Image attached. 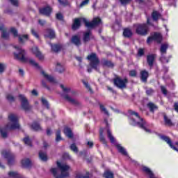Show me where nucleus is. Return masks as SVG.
I'll use <instances>...</instances> for the list:
<instances>
[{
    "mask_svg": "<svg viewBox=\"0 0 178 178\" xmlns=\"http://www.w3.org/2000/svg\"><path fill=\"white\" fill-rule=\"evenodd\" d=\"M58 2L61 3V5H65V3H66V0H58Z\"/></svg>",
    "mask_w": 178,
    "mask_h": 178,
    "instance_id": "nucleus-63",
    "label": "nucleus"
},
{
    "mask_svg": "<svg viewBox=\"0 0 178 178\" xmlns=\"http://www.w3.org/2000/svg\"><path fill=\"white\" fill-rule=\"evenodd\" d=\"M130 123L132 126H138L147 133H149V129H147V123L138 115V113L134 111H129Z\"/></svg>",
    "mask_w": 178,
    "mask_h": 178,
    "instance_id": "nucleus-3",
    "label": "nucleus"
},
{
    "mask_svg": "<svg viewBox=\"0 0 178 178\" xmlns=\"http://www.w3.org/2000/svg\"><path fill=\"white\" fill-rule=\"evenodd\" d=\"M87 58L88 60H90V66L92 67V69L98 70V66H99V60H98V57H97V54L92 53L89 55Z\"/></svg>",
    "mask_w": 178,
    "mask_h": 178,
    "instance_id": "nucleus-8",
    "label": "nucleus"
},
{
    "mask_svg": "<svg viewBox=\"0 0 178 178\" xmlns=\"http://www.w3.org/2000/svg\"><path fill=\"white\" fill-rule=\"evenodd\" d=\"M161 88L163 94H164V95H166V94H168V90H166V88H165L164 86H161Z\"/></svg>",
    "mask_w": 178,
    "mask_h": 178,
    "instance_id": "nucleus-53",
    "label": "nucleus"
},
{
    "mask_svg": "<svg viewBox=\"0 0 178 178\" xmlns=\"http://www.w3.org/2000/svg\"><path fill=\"white\" fill-rule=\"evenodd\" d=\"M138 56H143L144 55V49H140L138 51Z\"/></svg>",
    "mask_w": 178,
    "mask_h": 178,
    "instance_id": "nucleus-55",
    "label": "nucleus"
},
{
    "mask_svg": "<svg viewBox=\"0 0 178 178\" xmlns=\"http://www.w3.org/2000/svg\"><path fill=\"white\" fill-rule=\"evenodd\" d=\"M40 15H44V16H49L51 15V12H52V9L50 7H45L43 8H40L39 10Z\"/></svg>",
    "mask_w": 178,
    "mask_h": 178,
    "instance_id": "nucleus-19",
    "label": "nucleus"
},
{
    "mask_svg": "<svg viewBox=\"0 0 178 178\" xmlns=\"http://www.w3.org/2000/svg\"><path fill=\"white\" fill-rule=\"evenodd\" d=\"M5 70V65L0 64V73H2Z\"/></svg>",
    "mask_w": 178,
    "mask_h": 178,
    "instance_id": "nucleus-59",
    "label": "nucleus"
},
{
    "mask_svg": "<svg viewBox=\"0 0 178 178\" xmlns=\"http://www.w3.org/2000/svg\"><path fill=\"white\" fill-rule=\"evenodd\" d=\"M31 127L33 130H34L35 131H38L40 130H41V127L40 126V124L37 123V122H33L31 125Z\"/></svg>",
    "mask_w": 178,
    "mask_h": 178,
    "instance_id": "nucleus-34",
    "label": "nucleus"
},
{
    "mask_svg": "<svg viewBox=\"0 0 178 178\" xmlns=\"http://www.w3.org/2000/svg\"><path fill=\"white\" fill-rule=\"evenodd\" d=\"M104 65H106V66H109V67L113 66V65H112V63H111V62H109V61H106V62L104 63Z\"/></svg>",
    "mask_w": 178,
    "mask_h": 178,
    "instance_id": "nucleus-60",
    "label": "nucleus"
},
{
    "mask_svg": "<svg viewBox=\"0 0 178 178\" xmlns=\"http://www.w3.org/2000/svg\"><path fill=\"white\" fill-rule=\"evenodd\" d=\"M8 176L10 178H21L22 175L20 174L17 173L16 171H10L8 173Z\"/></svg>",
    "mask_w": 178,
    "mask_h": 178,
    "instance_id": "nucleus-26",
    "label": "nucleus"
},
{
    "mask_svg": "<svg viewBox=\"0 0 178 178\" xmlns=\"http://www.w3.org/2000/svg\"><path fill=\"white\" fill-rule=\"evenodd\" d=\"M174 108H175L176 112L178 113V103H175Z\"/></svg>",
    "mask_w": 178,
    "mask_h": 178,
    "instance_id": "nucleus-62",
    "label": "nucleus"
},
{
    "mask_svg": "<svg viewBox=\"0 0 178 178\" xmlns=\"http://www.w3.org/2000/svg\"><path fill=\"white\" fill-rule=\"evenodd\" d=\"M44 36L46 37V38H55V31L52 29H47L46 31Z\"/></svg>",
    "mask_w": 178,
    "mask_h": 178,
    "instance_id": "nucleus-22",
    "label": "nucleus"
},
{
    "mask_svg": "<svg viewBox=\"0 0 178 178\" xmlns=\"http://www.w3.org/2000/svg\"><path fill=\"white\" fill-rule=\"evenodd\" d=\"M99 134H100V141H102V143H103L104 144H105L106 142L105 141V137H104V129H101L100 131H99Z\"/></svg>",
    "mask_w": 178,
    "mask_h": 178,
    "instance_id": "nucleus-39",
    "label": "nucleus"
},
{
    "mask_svg": "<svg viewBox=\"0 0 178 178\" xmlns=\"http://www.w3.org/2000/svg\"><path fill=\"white\" fill-rule=\"evenodd\" d=\"M76 178H90V173L86 172V175L81 172H78L76 174Z\"/></svg>",
    "mask_w": 178,
    "mask_h": 178,
    "instance_id": "nucleus-36",
    "label": "nucleus"
},
{
    "mask_svg": "<svg viewBox=\"0 0 178 178\" xmlns=\"http://www.w3.org/2000/svg\"><path fill=\"white\" fill-rule=\"evenodd\" d=\"M24 143L26 144V145H29V147H31V140L29 138V136H26L24 138Z\"/></svg>",
    "mask_w": 178,
    "mask_h": 178,
    "instance_id": "nucleus-42",
    "label": "nucleus"
},
{
    "mask_svg": "<svg viewBox=\"0 0 178 178\" xmlns=\"http://www.w3.org/2000/svg\"><path fill=\"white\" fill-rule=\"evenodd\" d=\"M123 35L124 37L129 38L133 35V32H131L129 29H124Z\"/></svg>",
    "mask_w": 178,
    "mask_h": 178,
    "instance_id": "nucleus-31",
    "label": "nucleus"
},
{
    "mask_svg": "<svg viewBox=\"0 0 178 178\" xmlns=\"http://www.w3.org/2000/svg\"><path fill=\"white\" fill-rule=\"evenodd\" d=\"M129 76H131V77H136L137 76V72H136V70L130 71Z\"/></svg>",
    "mask_w": 178,
    "mask_h": 178,
    "instance_id": "nucleus-49",
    "label": "nucleus"
},
{
    "mask_svg": "<svg viewBox=\"0 0 178 178\" xmlns=\"http://www.w3.org/2000/svg\"><path fill=\"white\" fill-rule=\"evenodd\" d=\"M147 106L152 112H154V111H156V109H158V107L155 104H154V103H151V102L148 103Z\"/></svg>",
    "mask_w": 178,
    "mask_h": 178,
    "instance_id": "nucleus-37",
    "label": "nucleus"
},
{
    "mask_svg": "<svg viewBox=\"0 0 178 178\" xmlns=\"http://www.w3.org/2000/svg\"><path fill=\"white\" fill-rule=\"evenodd\" d=\"M38 23H39V24H40V26H45V24L47 22H45V20L39 19Z\"/></svg>",
    "mask_w": 178,
    "mask_h": 178,
    "instance_id": "nucleus-58",
    "label": "nucleus"
},
{
    "mask_svg": "<svg viewBox=\"0 0 178 178\" xmlns=\"http://www.w3.org/2000/svg\"><path fill=\"white\" fill-rule=\"evenodd\" d=\"M29 63H31V65H32V66H34L35 67H40L38 63H37V62H35V60H34L33 58L29 59Z\"/></svg>",
    "mask_w": 178,
    "mask_h": 178,
    "instance_id": "nucleus-45",
    "label": "nucleus"
},
{
    "mask_svg": "<svg viewBox=\"0 0 178 178\" xmlns=\"http://www.w3.org/2000/svg\"><path fill=\"white\" fill-rule=\"evenodd\" d=\"M41 74L43 76V77H44V79H46V80L49 81V83H52V84H56V83H58L54 76L48 75V74H47V72L44 71H41Z\"/></svg>",
    "mask_w": 178,
    "mask_h": 178,
    "instance_id": "nucleus-16",
    "label": "nucleus"
},
{
    "mask_svg": "<svg viewBox=\"0 0 178 178\" xmlns=\"http://www.w3.org/2000/svg\"><path fill=\"white\" fill-rule=\"evenodd\" d=\"M56 69L58 73H63V71L65 70V67H63V65L60 64V63H57L56 65Z\"/></svg>",
    "mask_w": 178,
    "mask_h": 178,
    "instance_id": "nucleus-33",
    "label": "nucleus"
},
{
    "mask_svg": "<svg viewBox=\"0 0 178 178\" xmlns=\"http://www.w3.org/2000/svg\"><path fill=\"white\" fill-rule=\"evenodd\" d=\"M21 164L23 168H29L31 165V161L29 159H24L21 161Z\"/></svg>",
    "mask_w": 178,
    "mask_h": 178,
    "instance_id": "nucleus-24",
    "label": "nucleus"
},
{
    "mask_svg": "<svg viewBox=\"0 0 178 178\" xmlns=\"http://www.w3.org/2000/svg\"><path fill=\"white\" fill-rule=\"evenodd\" d=\"M31 94H32V95H35V97H37V95H38V92L35 90H32Z\"/></svg>",
    "mask_w": 178,
    "mask_h": 178,
    "instance_id": "nucleus-61",
    "label": "nucleus"
},
{
    "mask_svg": "<svg viewBox=\"0 0 178 178\" xmlns=\"http://www.w3.org/2000/svg\"><path fill=\"white\" fill-rule=\"evenodd\" d=\"M136 33L140 35H146L147 33H148V26L145 24L137 25Z\"/></svg>",
    "mask_w": 178,
    "mask_h": 178,
    "instance_id": "nucleus-13",
    "label": "nucleus"
},
{
    "mask_svg": "<svg viewBox=\"0 0 178 178\" xmlns=\"http://www.w3.org/2000/svg\"><path fill=\"white\" fill-rule=\"evenodd\" d=\"M122 5H127L131 0H120Z\"/></svg>",
    "mask_w": 178,
    "mask_h": 178,
    "instance_id": "nucleus-51",
    "label": "nucleus"
},
{
    "mask_svg": "<svg viewBox=\"0 0 178 178\" xmlns=\"http://www.w3.org/2000/svg\"><path fill=\"white\" fill-rule=\"evenodd\" d=\"M31 33H32L33 35H34V37H35V38H40L38 36V33H37V32H35V31H34V29H31Z\"/></svg>",
    "mask_w": 178,
    "mask_h": 178,
    "instance_id": "nucleus-54",
    "label": "nucleus"
},
{
    "mask_svg": "<svg viewBox=\"0 0 178 178\" xmlns=\"http://www.w3.org/2000/svg\"><path fill=\"white\" fill-rule=\"evenodd\" d=\"M140 79L142 81L145 83L147 81V79H148V72L143 70L140 72Z\"/></svg>",
    "mask_w": 178,
    "mask_h": 178,
    "instance_id": "nucleus-29",
    "label": "nucleus"
},
{
    "mask_svg": "<svg viewBox=\"0 0 178 178\" xmlns=\"http://www.w3.org/2000/svg\"><path fill=\"white\" fill-rule=\"evenodd\" d=\"M104 177L105 178H113V172H112L109 170H107L104 172Z\"/></svg>",
    "mask_w": 178,
    "mask_h": 178,
    "instance_id": "nucleus-38",
    "label": "nucleus"
},
{
    "mask_svg": "<svg viewBox=\"0 0 178 178\" xmlns=\"http://www.w3.org/2000/svg\"><path fill=\"white\" fill-rule=\"evenodd\" d=\"M39 158L43 162H47V161H48V156L47 155V153L42 151L39 152Z\"/></svg>",
    "mask_w": 178,
    "mask_h": 178,
    "instance_id": "nucleus-28",
    "label": "nucleus"
},
{
    "mask_svg": "<svg viewBox=\"0 0 178 178\" xmlns=\"http://www.w3.org/2000/svg\"><path fill=\"white\" fill-rule=\"evenodd\" d=\"M14 6H19V0H9Z\"/></svg>",
    "mask_w": 178,
    "mask_h": 178,
    "instance_id": "nucleus-48",
    "label": "nucleus"
},
{
    "mask_svg": "<svg viewBox=\"0 0 178 178\" xmlns=\"http://www.w3.org/2000/svg\"><path fill=\"white\" fill-rule=\"evenodd\" d=\"M161 140H163V141H165V143L168 144L169 147H170L172 149H174V151H177V152H178V142H175L173 145V142H172L170 138L165 136H163L161 137Z\"/></svg>",
    "mask_w": 178,
    "mask_h": 178,
    "instance_id": "nucleus-12",
    "label": "nucleus"
},
{
    "mask_svg": "<svg viewBox=\"0 0 178 178\" xmlns=\"http://www.w3.org/2000/svg\"><path fill=\"white\" fill-rule=\"evenodd\" d=\"M10 31L12 33L14 37H18L19 42L23 43L29 40V35H19L17 33V30L15 28H11Z\"/></svg>",
    "mask_w": 178,
    "mask_h": 178,
    "instance_id": "nucleus-11",
    "label": "nucleus"
},
{
    "mask_svg": "<svg viewBox=\"0 0 178 178\" xmlns=\"http://www.w3.org/2000/svg\"><path fill=\"white\" fill-rule=\"evenodd\" d=\"M107 134L111 143H112V144L115 145L116 148L119 151V152H120V154H122V155L127 156V152H126V149H124V147H122L120 144L116 143V140L115 139V137H113V136L112 135V132H111V129H107Z\"/></svg>",
    "mask_w": 178,
    "mask_h": 178,
    "instance_id": "nucleus-6",
    "label": "nucleus"
},
{
    "mask_svg": "<svg viewBox=\"0 0 178 178\" xmlns=\"http://www.w3.org/2000/svg\"><path fill=\"white\" fill-rule=\"evenodd\" d=\"M56 17L58 20H62L63 19V15H62L60 13L56 14Z\"/></svg>",
    "mask_w": 178,
    "mask_h": 178,
    "instance_id": "nucleus-52",
    "label": "nucleus"
},
{
    "mask_svg": "<svg viewBox=\"0 0 178 178\" xmlns=\"http://www.w3.org/2000/svg\"><path fill=\"white\" fill-rule=\"evenodd\" d=\"M81 23H84L85 26L88 27V29H92V27H95L96 26H99V24H101V19L98 17L94 18L92 22H88L86 18H76L74 20L72 29L77 30V29H79Z\"/></svg>",
    "mask_w": 178,
    "mask_h": 178,
    "instance_id": "nucleus-4",
    "label": "nucleus"
},
{
    "mask_svg": "<svg viewBox=\"0 0 178 178\" xmlns=\"http://www.w3.org/2000/svg\"><path fill=\"white\" fill-rule=\"evenodd\" d=\"M114 84L115 86L118 87V88H126V84H127V79H122L119 77H117L114 79Z\"/></svg>",
    "mask_w": 178,
    "mask_h": 178,
    "instance_id": "nucleus-15",
    "label": "nucleus"
},
{
    "mask_svg": "<svg viewBox=\"0 0 178 178\" xmlns=\"http://www.w3.org/2000/svg\"><path fill=\"white\" fill-rule=\"evenodd\" d=\"M6 99L10 102H13V101H15V97L10 94H8V95H6Z\"/></svg>",
    "mask_w": 178,
    "mask_h": 178,
    "instance_id": "nucleus-47",
    "label": "nucleus"
},
{
    "mask_svg": "<svg viewBox=\"0 0 178 178\" xmlns=\"http://www.w3.org/2000/svg\"><path fill=\"white\" fill-rule=\"evenodd\" d=\"M152 41H156V42H162V35L160 33H155L152 34L150 37L147 38V44H151Z\"/></svg>",
    "mask_w": 178,
    "mask_h": 178,
    "instance_id": "nucleus-14",
    "label": "nucleus"
},
{
    "mask_svg": "<svg viewBox=\"0 0 178 178\" xmlns=\"http://www.w3.org/2000/svg\"><path fill=\"white\" fill-rule=\"evenodd\" d=\"M91 31H88L86 32L83 33V40L84 42H88V41H90V40H91Z\"/></svg>",
    "mask_w": 178,
    "mask_h": 178,
    "instance_id": "nucleus-23",
    "label": "nucleus"
},
{
    "mask_svg": "<svg viewBox=\"0 0 178 178\" xmlns=\"http://www.w3.org/2000/svg\"><path fill=\"white\" fill-rule=\"evenodd\" d=\"M42 105L47 108V109H49V104H48V101L45 99V98H42L41 99Z\"/></svg>",
    "mask_w": 178,
    "mask_h": 178,
    "instance_id": "nucleus-44",
    "label": "nucleus"
},
{
    "mask_svg": "<svg viewBox=\"0 0 178 178\" xmlns=\"http://www.w3.org/2000/svg\"><path fill=\"white\" fill-rule=\"evenodd\" d=\"M1 155L3 158L8 159V165H13V163L16 162V158L15 156V154H12L9 151L3 150L1 152Z\"/></svg>",
    "mask_w": 178,
    "mask_h": 178,
    "instance_id": "nucleus-9",
    "label": "nucleus"
},
{
    "mask_svg": "<svg viewBox=\"0 0 178 178\" xmlns=\"http://www.w3.org/2000/svg\"><path fill=\"white\" fill-rule=\"evenodd\" d=\"M163 118L165 126H173V122H172V120L166 116V114H163Z\"/></svg>",
    "mask_w": 178,
    "mask_h": 178,
    "instance_id": "nucleus-30",
    "label": "nucleus"
},
{
    "mask_svg": "<svg viewBox=\"0 0 178 178\" xmlns=\"http://www.w3.org/2000/svg\"><path fill=\"white\" fill-rule=\"evenodd\" d=\"M60 88H62L64 94L63 95V98L65 99L67 102H70V104H72V105H79L80 102H79V100L72 97H76L77 95V92L74 90H72L70 87L65 86L63 85H60ZM68 94V95H66Z\"/></svg>",
    "mask_w": 178,
    "mask_h": 178,
    "instance_id": "nucleus-5",
    "label": "nucleus"
},
{
    "mask_svg": "<svg viewBox=\"0 0 178 178\" xmlns=\"http://www.w3.org/2000/svg\"><path fill=\"white\" fill-rule=\"evenodd\" d=\"M15 49H17V53H14V55L17 59H19V60H22V62H25L26 57L24 55H26V51L23 49H22L19 47L15 46Z\"/></svg>",
    "mask_w": 178,
    "mask_h": 178,
    "instance_id": "nucleus-10",
    "label": "nucleus"
},
{
    "mask_svg": "<svg viewBox=\"0 0 178 178\" xmlns=\"http://www.w3.org/2000/svg\"><path fill=\"white\" fill-rule=\"evenodd\" d=\"M9 122L6 124V127L0 129V133L3 138L8 137V130H15L16 129H20V124H19V118L15 114H10L8 115Z\"/></svg>",
    "mask_w": 178,
    "mask_h": 178,
    "instance_id": "nucleus-1",
    "label": "nucleus"
},
{
    "mask_svg": "<svg viewBox=\"0 0 178 178\" xmlns=\"http://www.w3.org/2000/svg\"><path fill=\"white\" fill-rule=\"evenodd\" d=\"M82 82H83V85L85 86L86 88H87V90L88 91H90L91 93H92V89H91V87L88 84V82H87L86 81H83Z\"/></svg>",
    "mask_w": 178,
    "mask_h": 178,
    "instance_id": "nucleus-43",
    "label": "nucleus"
},
{
    "mask_svg": "<svg viewBox=\"0 0 178 178\" xmlns=\"http://www.w3.org/2000/svg\"><path fill=\"white\" fill-rule=\"evenodd\" d=\"M0 31H1V37L4 38V40H8L9 38V33L6 32V28L3 24H0Z\"/></svg>",
    "mask_w": 178,
    "mask_h": 178,
    "instance_id": "nucleus-20",
    "label": "nucleus"
},
{
    "mask_svg": "<svg viewBox=\"0 0 178 178\" xmlns=\"http://www.w3.org/2000/svg\"><path fill=\"white\" fill-rule=\"evenodd\" d=\"M100 109L101 111L104 113V115H107V116H109V112H108V110H106V108L102 104H100Z\"/></svg>",
    "mask_w": 178,
    "mask_h": 178,
    "instance_id": "nucleus-40",
    "label": "nucleus"
},
{
    "mask_svg": "<svg viewBox=\"0 0 178 178\" xmlns=\"http://www.w3.org/2000/svg\"><path fill=\"white\" fill-rule=\"evenodd\" d=\"M19 99L21 102V108L22 111H24V112H30V111L33 109V106L30 105V103H29V100H27L26 96L19 95Z\"/></svg>",
    "mask_w": 178,
    "mask_h": 178,
    "instance_id": "nucleus-7",
    "label": "nucleus"
},
{
    "mask_svg": "<svg viewBox=\"0 0 178 178\" xmlns=\"http://www.w3.org/2000/svg\"><path fill=\"white\" fill-rule=\"evenodd\" d=\"M64 134L68 138H72L73 137V133H72V129L70 128H65Z\"/></svg>",
    "mask_w": 178,
    "mask_h": 178,
    "instance_id": "nucleus-32",
    "label": "nucleus"
},
{
    "mask_svg": "<svg viewBox=\"0 0 178 178\" xmlns=\"http://www.w3.org/2000/svg\"><path fill=\"white\" fill-rule=\"evenodd\" d=\"M70 148L71 151H73V152H75V154H77V152H79V149L77 148V146L74 143L72 144Z\"/></svg>",
    "mask_w": 178,
    "mask_h": 178,
    "instance_id": "nucleus-41",
    "label": "nucleus"
},
{
    "mask_svg": "<svg viewBox=\"0 0 178 178\" xmlns=\"http://www.w3.org/2000/svg\"><path fill=\"white\" fill-rule=\"evenodd\" d=\"M49 45L53 52H59L62 49V44H52L49 43Z\"/></svg>",
    "mask_w": 178,
    "mask_h": 178,
    "instance_id": "nucleus-25",
    "label": "nucleus"
},
{
    "mask_svg": "<svg viewBox=\"0 0 178 178\" xmlns=\"http://www.w3.org/2000/svg\"><path fill=\"white\" fill-rule=\"evenodd\" d=\"M62 140V137L60 136V131H58L56 134V141L59 142Z\"/></svg>",
    "mask_w": 178,
    "mask_h": 178,
    "instance_id": "nucleus-46",
    "label": "nucleus"
},
{
    "mask_svg": "<svg viewBox=\"0 0 178 178\" xmlns=\"http://www.w3.org/2000/svg\"><path fill=\"white\" fill-rule=\"evenodd\" d=\"M155 60V55L151 54L147 56V63L150 67H152L154 61Z\"/></svg>",
    "mask_w": 178,
    "mask_h": 178,
    "instance_id": "nucleus-27",
    "label": "nucleus"
},
{
    "mask_svg": "<svg viewBox=\"0 0 178 178\" xmlns=\"http://www.w3.org/2000/svg\"><path fill=\"white\" fill-rule=\"evenodd\" d=\"M32 52L34 54V55H35L36 58H38L39 60H44V56L42 55L41 51H40L38 47H33L32 49Z\"/></svg>",
    "mask_w": 178,
    "mask_h": 178,
    "instance_id": "nucleus-17",
    "label": "nucleus"
},
{
    "mask_svg": "<svg viewBox=\"0 0 178 178\" xmlns=\"http://www.w3.org/2000/svg\"><path fill=\"white\" fill-rule=\"evenodd\" d=\"M19 74L21 76H24V71H23V70L19 69Z\"/></svg>",
    "mask_w": 178,
    "mask_h": 178,
    "instance_id": "nucleus-64",
    "label": "nucleus"
},
{
    "mask_svg": "<svg viewBox=\"0 0 178 178\" xmlns=\"http://www.w3.org/2000/svg\"><path fill=\"white\" fill-rule=\"evenodd\" d=\"M88 2H90L89 0H85V1H82V3H81L80 6L83 7V6H84L86 5H88Z\"/></svg>",
    "mask_w": 178,
    "mask_h": 178,
    "instance_id": "nucleus-57",
    "label": "nucleus"
},
{
    "mask_svg": "<svg viewBox=\"0 0 178 178\" xmlns=\"http://www.w3.org/2000/svg\"><path fill=\"white\" fill-rule=\"evenodd\" d=\"M146 94H147V95H152V94H154V90H152V89H147L146 90Z\"/></svg>",
    "mask_w": 178,
    "mask_h": 178,
    "instance_id": "nucleus-56",
    "label": "nucleus"
},
{
    "mask_svg": "<svg viewBox=\"0 0 178 178\" xmlns=\"http://www.w3.org/2000/svg\"><path fill=\"white\" fill-rule=\"evenodd\" d=\"M71 42L76 47H80V45H81V40L80 39V36L77 35H73L71 38Z\"/></svg>",
    "mask_w": 178,
    "mask_h": 178,
    "instance_id": "nucleus-18",
    "label": "nucleus"
},
{
    "mask_svg": "<svg viewBox=\"0 0 178 178\" xmlns=\"http://www.w3.org/2000/svg\"><path fill=\"white\" fill-rule=\"evenodd\" d=\"M169 45L168 44V43H164L163 44H161V47L160 48V51L161 54V60H163V62H165L163 60V55H165L166 54V50L168 49Z\"/></svg>",
    "mask_w": 178,
    "mask_h": 178,
    "instance_id": "nucleus-21",
    "label": "nucleus"
},
{
    "mask_svg": "<svg viewBox=\"0 0 178 178\" xmlns=\"http://www.w3.org/2000/svg\"><path fill=\"white\" fill-rule=\"evenodd\" d=\"M152 17L153 20L156 22V20H158V19H159V17H161V14L159 13H158V11H154L152 14Z\"/></svg>",
    "mask_w": 178,
    "mask_h": 178,
    "instance_id": "nucleus-35",
    "label": "nucleus"
},
{
    "mask_svg": "<svg viewBox=\"0 0 178 178\" xmlns=\"http://www.w3.org/2000/svg\"><path fill=\"white\" fill-rule=\"evenodd\" d=\"M160 60L163 63H168L169 62V60L168 58H166V57H165V54H163V58L162 60V57L160 58ZM164 60V61H163Z\"/></svg>",
    "mask_w": 178,
    "mask_h": 178,
    "instance_id": "nucleus-50",
    "label": "nucleus"
},
{
    "mask_svg": "<svg viewBox=\"0 0 178 178\" xmlns=\"http://www.w3.org/2000/svg\"><path fill=\"white\" fill-rule=\"evenodd\" d=\"M57 167L60 169L61 174L59 175H58V172L59 170L56 168H51L50 171L52 175L54 176L55 178H65L68 177L69 172H70V166L67 165L66 163L63 161H57Z\"/></svg>",
    "mask_w": 178,
    "mask_h": 178,
    "instance_id": "nucleus-2",
    "label": "nucleus"
}]
</instances>
